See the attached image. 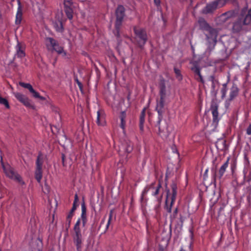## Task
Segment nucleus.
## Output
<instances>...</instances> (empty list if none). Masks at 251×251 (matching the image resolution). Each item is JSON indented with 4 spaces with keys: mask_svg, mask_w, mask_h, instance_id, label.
I'll return each mask as SVG.
<instances>
[{
    "mask_svg": "<svg viewBox=\"0 0 251 251\" xmlns=\"http://www.w3.org/2000/svg\"><path fill=\"white\" fill-rule=\"evenodd\" d=\"M135 44L141 49H143L148 40L147 30L145 28L139 26L133 27Z\"/></svg>",
    "mask_w": 251,
    "mask_h": 251,
    "instance_id": "f257e3e1",
    "label": "nucleus"
},
{
    "mask_svg": "<svg viewBox=\"0 0 251 251\" xmlns=\"http://www.w3.org/2000/svg\"><path fill=\"white\" fill-rule=\"evenodd\" d=\"M80 223L81 219L78 218L74 227V232L73 234V242L77 251H82V248L83 239L80 228Z\"/></svg>",
    "mask_w": 251,
    "mask_h": 251,
    "instance_id": "f03ea898",
    "label": "nucleus"
},
{
    "mask_svg": "<svg viewBox=\"0 0 251 251\" xmlns=\"http://www.w3.org/2000/svg\"><path fill=\"white\" fill-rule=\"evenodd\" d=\"M171 189L172 193L171 194L169 190L167 191L165 201V208L168 213L171 212L172 207L176 199L177 194V185L176 183H173L171 184Z\"/></svg>",
    "mask_w": 251,
    "mask_h": 251,
    "instance_id": "7ed1b4c3",
    "label": "nucleus"
},
{
    "mask_svg": "<svg viewBox=\"0 0 251 251\" xmlns=\"http://www.w3.org/2000/svg\"><path fill=\"white\" fill-rule=\"evenodd\" d=\"M1 164L3 172L7 177L17 181L21 185H24L25 184V182L23 180L21 176L15 172L13 169L11 168L9 164H5L2 159L1 160Z\"/></svg>",
    "mask_w": 251,
    "mask_h": 251,
    "instance_id": "20e7f679",
    "label": "nucleus"
},
{
    "mask_svg": "<svg viewBox=\"0 0 251 251\" xmlns=\"http://www.w3.org/2000/svg\"><path fill=\"white\" fill-rule=\"evenodd\" d=\"M116 21L115 23V28L116 30V36H120V30L123 21L125 16V8L123 5H118L116 10Z\"/></svg>",
    "mask_w": 251,
    "mask_h": 251,
    "instance_id": "39448f33",
    "label": "nucleus"
},
{
    "mask_svg": "<svg viewBox=\"0 0 251 251\" xmlns=\"http://www.w3.org/2000/svg\"><path fill=\"white\" fill-rule=\"evenodd\" d=\"M226 4V0H215L207 3L203 9V13L209 14L213 13L219 7L223 6Z\"/></svg>",
    "mask_w": 251,
    "mask_h": 251,
    "instance_id": "423d86ee",
    "label": "nucleus"
},
{
    "mask_svg": "<svg viewBox=\"0 0 251 251\" xmlns=\"http://www.w3.org/2000/svg\"><path fill=\"white\" fill-rule=\"evenodd\" d=\"M198 23L200 27V29L203 31L208 32V34L206 35L214 36L215 37L216 33H217L216 30L212 28L205 21V20L202 17L199 18ZM215 38V37H214Z\"/></svg>",
    "mask_w": 251,
    "mask_h": 251,
    "instance_id": "0eeeda50",
    "label": "nucleus"
},
{
    "mask_svg": "<svg viewBox=\"0 0 251 251\" xmlns=\"http://www.w3.org/2000/svg\"><path fill=\"white\" fill-rule=\"evenodd\" d=\"M229 157H228L226 161L221 166L218 172L217 173L216 169H211L212 177L213 179L215 181L216 177L221 179L225 173L229 164Z\"/></svg>",
    "mask_w": 251,
    "mask_h": 251,
    "instance_id": "6e6552de",
    "label": "nucleus"
},
{
    "mask_svg": "<svg viewBox=\"0 0 251 251\" xmlns=\"http://www.w3.org/2000/svg\"><path fill=\"white\" fill-rule=\"evenodd\" d=\"M46 41L47 42L49 43L52 50L55 51L58 54L63 53L64 56L66 55V52L64 51L63 48L59 45L58 42L54 39L51 37H48L46 38Z\"/></svg>",
    "mask_w": 251,
    "mask_h": 251,
    "instance_id": "1a4fd4ad",
    "label": "nucleus"
},
{
    "mask_svg": "<svg viewBox=\"0 0 251 251\" xmlns=\"http://www.w3.org/2000/svg\"><path fill=\"white\" fill-rule=\"evenodd\" d=\"M165 99H161L160 98L159 100H157L156 101V106L155 110L158 113V123L161 122L163 118V114L165 112L164 104Z\"/></svg>",
    "mask_w": 251,
    "mask_h": 251,
    "instance_id": "9d476101",
    "label": "nucleus"
},
{
    "mask_svg": "<svg viewBox=\"0 0 251 251\" xmlns=\"http://www.w3.org/2000/svg\"><path fill=\"white\" fill-rule=\"evenodd\" d=\"M160 124L161 122L159 123L158 121L156 124V126L158 128V134L162 138L166 139L170 134L167 123L165 122L164 126H161Z\"/></svg>",
    "mask_w": 251,
    "mask_h": 251,
    "instance_id": "9b49d317",
    "label": "nucleus"
},
{
    "mask_svg": "<svg viewBox=\"0 0 251 251\" xmlns=\"http://www.w3.org/2000/svg\"><path fill=\"white\" fill-rule=\"evenodd\" d=\"M246 25L244 24V20L239 15L237 20L233 24L232 31L233 33H239L240 32L243 27V26Z\"/></svg>",
    "mask_w": 251,
    "mask_h": 251,
    "instance_id": "f8f14e48",
    "label": "nucleus"
},
{
    "mask_svg": "<svg viewBox=\"0 0 251 251\" xmlns=\"http://www.w3.org/2000/svg\"><path fill=\"white\" fill-rule=\"evenodd\" d=\"M240 16L244 20V24L248 25L251 23V8L248 11L246 8L242 9Z\"/></svg>",
    "mask_w": 251,
    "mask_h": 251,
    "instance_id": "ddd939ff",
    "label": "nucleus"
},
{
    "mask_svg": "<svg viewBox=\"0 0 251 251\" xmlns=\"http://www.w3.org/2000/svg\"><path fill=\"white\" fill-rule=\"evenodd\" d=\"M13 95L20 102L22 103L25 106L27 107L31 106L30 100L25 95L18 92L14 93Z\"/></svg>",
    "mask_w": 251,
    "mask_h": 251,
    "instance_id": "4468645a",
    "label": "nucleus"
},
{
    "mask_svg": "<svg viewBox=\"0 0 251 251\" xmlns=\"http://www.w3.org/2000/svg\"><path fill=\"white\" fill-rule=\"evenodd\" d=\"M218 104L214 101H213L211 103L210 106V110L212 112V117H213V121L214 123H217L219 122L218 115L219 113L218 111Z\"/></svg>",
    "mask_w": 251,
    "mask_h": 251,
    "instance_id": "2eb2a0df",
    "label": "nucleus"
},
{
    "mask_svg": "<svg viewBox=\"0 0 251 251\" xmlns=\"http://www.w3.org/2000/svg\"><path fill=\"white\" fill-rule=\"evenodd\" d=\"M15 49L16 50V55L18 57L22 58L25 56V46L24 44L18 42Z\"/></svg>",
    "mask_w": 251,
    "mask_h": 251,
    "instance_id": "dca6fc26",
    "label": "nucleus"
},
{
    "mask_svg": "<svg viewBox=\"0 0 251 251\" xmlns=\"http://www.w3.org/2000/svg\"><path fill=\"white\" fill-rule=\"evenodd\" d=\"M237 13L235 10H230L223 13L220 16V19L222 22H226L229 19L234 18L236 16Z\"/></svg>",
    "mask_w": 251,
    "mask_h": 251,
    "instance_id": "f3484780",
    "label": "nucleus"
},
{
    "mask_svg": "<svg viewBox=\"0 0 251 251\" xmlns=\"http://www.w3.org/2000/svg\"><path fill=\"white\" fill-rule=\"evenodd\" d=\"M218 36V33H216L215 38H214V36L210 35H206L207 39L208 40V50L211 51L212 50L217 43V38Z\"/></svg>",
    "mask_w": 251,
    "mask_h": 251,
    "instance_id": "a211bd4d",
    "label": "nucleus"
},
{
    "mask_svg": "<svg viewBox=\"0 0 251 251\" xmlns=\"http://www.w3.org/2000/svg\"><path fill=\"white\" fill-rule=\"evenodd\" d=\"M18 2V8L16 15L15 24L16 25H20L21 23L23 18V11L22 7L20 0H17Z\"/></svg>",
    "mask_w": 251,
    "mask_h": 251,
    "instance_id": "6ab92c4d",
    "label": "nucleus"
},
{
    "mask_svg": "<svg viewBox=\"0 0 251 251\" xmlns=\"http://www.w3.org/2000/svg\"><path fill=\"white\" fill-rule=\"evenodd\" d=\"M45 159V155L41 151H40L38 153V156L35 161V167L43 169Z\"/></svg>",
    "mask_w": 251,
    "mask_h": 251,
    "instance_id": "aec40b11",
    "label": "nucleus"
},
{
    "mask_svg": "<svg viewBox=\"0 0 251 251\" xmlns=\"http://www.w3.org/2000/svg\"><path fill=\"white\" fill-rule=\"evenodd\" d=\"M159 96L161 99H166V88L164 79L161 80L159 84Z\"/></svg>",
    "mask_w": 251,
    "mask_h": 251,
    "instance_id": "412c9836",
    "label": "nucleus"
},
{
    "mask_svg": "<svg viewBox=\"0 0 251 251\" xmlns=\"http://www.w3.org/2000/svg\"><path fill=\"white\" fill-rule=\"evenodd\" d=\"M239 89L235 84H233L230 89L229 98L230 100H233L238 95Z\"/></svg>",
    "mask_w": 251,
    "mask_h": 251,
    "instance_id": "4be33fe9",
    "label": "nucleus"
},
{
    "mask_svg": "<svg viewBox=\"0 0 251 251\" xmlns=\"http://www.w3.org/2000/svg\"><path fill=\"white\" fill-rule=\"evenodd\" d=\"M34 177L38 183H40L43 177V169L35 167Z\"/></svg>",
    "mask_w": 251,
    "mask_h": 251,
    "instance_id": "5701e85b",
    "label": "nucleus"
},
{
    "mask_svg": "<svg viewBox=\"0 0 251 251\" xmlns=\"http://www.w3.org/2000/svg\"><path fill=\"white\" fill-rule=\"evenodd\" d=\"M146 108H144L141 111L139 119V128L141 131L144 130V125L145 123V118L146 115Z\"/></svg>",
    "mask_w": 251,
    "mask_h": 251,
    "instance_id": "b1692460",
    "label": "nucleus"
},
{
    "mask_svg": "<svg viewBox=\"0 0 251 251\" xmlns=\"http://www.w3.org/2000/svg\"><path fill=\"white\" fill-rule=\"evenodd\" d=\"M127 153L131 152L133 150V145L129 142H126L125 144H123L121 147Z\"/></svg>",
    "mask_w": 251,
    "mask_h": 251,
    "instance_id": "393cba45",
    "label": "nucleus"
},
{
    "mask_svg": "<svg viewBox=\"0 0 251 251\" xmlns=\"http://www.w3.org/2000/svg\"><path fill=\"white\" fill-rule=\"evenodd\" d=\"M53 26L57 32H62L64 30L62 22L61 21L54 22L53 23Z\"/></svg>",
    "mask_w": 251,
    "mask_h": 251,
    "instance_id": "a878e982",
    "label": "nucleus"
},
{
    "mask_svg": "<svg viewBox=\"0 0 251 251\" xmlns=\"http://www.w3.org/2000/svg\"><path fill=\"white\" fill-rule=\"evenodd\" d=\"M154 183H151L150 185L146 186L144 190H143L141 196V201L142 202L144 201V197L147 194L150 190L153 188Z\"/></svg>",
    "mask_w": 251,
    "mask_h": 251,
    "instance_id": "bb28decb",
    "label": "nucleus"
},
{
    "mask_svg": "<svg viewBox=\"0 0 251 251\" xmlns=\"http://www.w3.org/2000/svg\"><path fill=\"white\" fill-rule=\"evenodd\" d=\"M228 81L229 80H228L226 83H225L222 84V88L221 89V93L222 94L221 99L223 100L225 99L226 97V93L228 90L227 83Z\"/></svg>",
    "mask_w": 251,
    "mask_h": 251,
    "instance_id": "cd10ccee",
    "label": "nucleus"
},
{
    "mask_svg": "<svg viewBox=\"0 0 251 251\" xmlns=\"http://www.w3.org/2000/svg\"><path fill=\"white\" fill-rule=\"evenodd\" d=\"M126 113L125 111H122L121 113L120 118L121 120V124H120V127L123 129H124L126 126Z\"/></svg>",
    "mask_w": 251,
    "mask_h": 251,
    "instance_id": "c85d7f7f",
    "label": "nucleus"
},
{
    "mask_svg": "<svg viewBox=\"0 0 251 251\" xmlns=\"http://www.w3.org/2000/svg\"><path fill=\"white\" fill-rule=\"evenodd\" d=\"M216 146L218 149L226 150V141L224 140H219L216 143Z\"/></svg>",
    "mask_w": 251,
    "mask_h": 251,
    "instance_id": "c756f323",
    "label": "nucleus"
},
{
    "mask_svg": "<svg viewBox=\"0 0 251 251\" xmlns=\"http://www.w3.org/2000/svg\"><path fill=\"white\" fill-rule=\"evenodd\" d=\"M104 123L103 117L101 115L100 111L99 110L97 111V124L99 126H103Z\"/></svg>",
    "mask_w": 251,
    "mask_h": 251,
    "instance_id": "7c9ffc66",
    "label": "nucleus"
},
{
    "mask_svg": "<svg viewBox=\"0 0 251 251\" xmlns=\"http://www.w3.org/2000/svg\"><path fill=\"white\" fill-rule=\"evenodd\" d=\"M191 70L195 74V75H196L197 74H199L201 72V69L197 63H194Z\"/></svg>",
    "mask_w": 251,
    "mask_h": 251,
    "instance_id": "2f4dec72",
    "label": "nucleus"
},
{
    "mask_svg": "<svg viewBox=\"0 0 251 251\" xmlns=\"http://www.w3.org/2000/svg\"><path fill=\"white\" fill-rule=\"evenodd\" d=\"M65 14L69 20L72 19L73 17V10L72 8H66L64 9Z\"/></svg>",
    "mask_w": 251,
    "mask_h": 251,
    "instance_id": "473e14b6",
    "label": "nucleus"
},
{
    "mask_svg": "<svg viewBox=\"0 0 251 251\" xmlns=\"http://www.w3.org/2000/svg\"><path fill=\"white\" fill-rule=\"evenodd\" d=\"M174 72L176 75V78L178 81H181L182 80L183 76L181 74V71L178 68H176V67H174Z\"/></svg>",
    "mask_w": 251,
    "mask_h": 251,
    "instance_id": "72a5a7b5",
    "label": "nucleus"
},
{
    "mask_svg": "<svg viewBox=\"0 0 251 251\" xmlns=\"http://www.w3.org/2000/svg\"><path fill=\"white\" fill-rule=\"evenodd\" d=\"M161 188V185L160 182L158 184L157 187L155 188H154L153 186V188H152V189H153V191L152 192V195L154 196H157L159 194V192Z\"/></svg>",
    "mask_w": 251,
    "mask_h": 251,
    "instance_id": "f704fd0d",
    "label": "nucleus"
},
{
    "mask_svg": "<svg viewBox=\"0 0 251 251\" xmlns=\"http://www.w3.org/2000/svg\"><path fill=\"white\" fill-rule=\"evenodd\" d=\"M19 84L21 86L27 89L30 92L31 91H33V88L32 86H31V85L29 83H25L24 82H20L19 83Z\"/></svg>",
    "mask_w": 251,
    "mask_h": 251,
    "instance_id": "c9c22d12",
    "label": "nucleus"
},
{
    "mask_svg": "<svg viewBox=\"0 0 251 251\" xmlns=\"http://www.w3.org/2000/svg\"><path fill=\"white\" fill-rule=\"evenodd\" d=\"M162 196L160 198L158 199V203L156 204L154 208V209L156 212V214H158L160 213V203H161V200Z\"/></svg>",
    "mask_w": 251,
    "mask_h": 251,
    "instance_id": "e433bc0d",
    "label": "nucleus"
},
{
    "mask_svg": "<svg viewBox=\"0 0 251 251\" xmlns=\"http://www.w3.org/2000/svg\"><path fill=\"white\" fill-rule=\"evenodd\" d=\"M64 9L66 8H72L73 3L72 0H64Z\"/></svg>",
    "mask_w": 251,
    "mask_h": 251,
    "instance_id": "4c0bfd02",
    "label": "nucleus"
},
{
    "mask_svg": "<svg viewBox=\"0 0 251 251\" xmlns=\"http://www.w3.org/2000/svg\"><path fill=\"white\" fill-rule=\"evenodd\" d=\"M33 95V96L36 98H38L40 100H45V98L42 97V96H41L39 94V93H38L37 92H36V91H35L34 90V89H33V91H31L30 92Z\"/></svg>",
    "mask_w": 251,
    "mask_h": 251,
    "instance_id": "58836bf2",
    "label": "nucleus"
},
{
    "mask_svg": "<svg viewBox=\"0 0 251 251\" xmlns=\"http://www.w3.org/2000/svg\"><path fill=\"white\" fill-rule=\"evenodd\" d=\"M195 78L199 82H201V83H204V81L202 75H201V73L200 72L199 74H197L196 75H195Z\"/></svg>",
    "mask_w": 251,
    "mask_h": 251,
    "instance_id": "ea45409f",
    "label": "nucleus"
},
{
    "mask_svg": "<svg viewBox=\"0 0 251 251\" xmlns=\"http://www.w3.org/2000/svg\"><path fill=\"white\" fill-rule=\"evenodd\" d=\"M73 216H71V215H67L66 217V227L67 229H68L71 225V220L72 219Z\"/></svg>",
    "mask_w": 251,
    "mask_h": 251,
    "instance_id": "a19ab883",
    "label": "nucleus"
},
{
    "mask_svg": "<svg viewBox=\"0 0 251 251\" xmlns=\"http://www.w3.org/2000/svg\"><path fill=\"white\" fill-rule=\"evenodd\" d=\"M244 179L246 180V181L248 183H250L251 181V170L249 172V175L247 176L245 174Z\"/></svg>",
    "mask_w": 251,
    "mask_h": 251,
    "instance_id": "79ce46f5",
    "label": "nucleus"
},
{
    "mask_svg": "<svg viewBox=\"0 0 251 251\" xmlns=\"http://www.w3.org/2000/svg\"><path fill=\"white\" fill-rule=\"evenodd\" d=\"M76 207H77V205H73V207H72L71 211L68 214V215H71V216H73L74 213L75 211L76 210Z\"/></svg>",
    "mask_w": 251,
    "mask_h": 251,
    "instance_id": "37998d69",
    "label": "nucleus"
},
{
    "mask_svg": "<svg viewBox=\"0 0 251 251\" xmlns=\"http://www.w3.org/2000/svg\"><path fill=\"white\" fill-rule=\"evenodd\" d=\"M230 100L229 98H228L227 100H226V101H225V107L226 108H228V107L230 105V102L232 100Z\"/></svg>",
    "mask_w": 251,
    "mask_h": 251,
    "instance_id": "c03bdc74",
    "label": "nucleus"
},
{
    "mask_svg": "<svg viewBox=\"0 0 251 251\" xmlns=\"http://www.w3.org/2000/svg\"><path fill=\"white\" fill-rule=\"evenodd\" d=\"M208 168H207L204 173L203 176V180H206L208 178Z\"/></svg>",
    "mask_w": 251,
    "mask_h": 251,
    "instance_id": "a18cd8bd",
    "label": "nucleus"
},
{
    "mask_svg": "<svg viewBox=\"0 0 251 251\" xmlns=\"http://www.w3.org/2000/svg\"><path fill=\"white\" fill-rule=\"evenodd\" d=\"M78 201V198L77 194H75V200L73 202V205H77V206L78 205L77 204V202Z\"/></svg>",
    "mask_w": 251,
    "mask_h": 251,
    "instance_id": "49530a36",
    "label": "nucleus"
},
{
    "mask_svg": "<svg viewBox=\"0 0 251 251\" xmlns=\"http://www.w3.org/2000/svg\"><path fill=\"white\" fill-rule=\"evenodd\" d=\"M113 210H111L110 211V213L109 214V217L107 222L111 223L112 220V217H113Z\"/></svg>",
    "mask_w": 251,
    "mask_h": 251,
    "instance_id": "de8ad7c7",
    "label": "nucleus"
},
{
    "mask_svg": "<svg viewBox=\"0 0 251 251\" xmlns=\"http://www.w3.org/2000/svg\"><path fill=\"white\" fill-rule=\"evenodd\" d=\"M75 81H76L80 90H81L83 88V85L82 83L78 80L77 78L75 79Z\"/></svg>",
    "mask_w": 251,
    "mask_h": 251,
    "instance_id": "09e8293b",
    "label": "nucleus"
},
{
    "mask_svg": "<svg viewBox=\"0 0 251 251\" xmlns=\"http://www.w3.org/2000/svg\"><path fill=\"white\" fill-rule=\"evenodd\" d=\"M81 213H86V207L84 202L81 203Z\"/></svg>",
    "mask_w": 251,
    "mask_h": 251,
    "instance_id": "8fccbe9b",
    "label": "nucleus"
},
{
    "mask_svg": "<svg viewBox=\"0 0 251 251\" xmlns=\"http://www.w3.org/2000/svg\"><path fill=\"white\" fill-rule=\"evenodd\" d=\"M246 133L249 135H251V124H250L249 126L247 127L246 130Z\"/></svg>",
    "mask_w": 251,
    "mask_h": 251,
    "instance_id": "3c124183",
    "label": "nucleus"
},
{
    "mask_svg": "<svg viewBox=\"0 0 251 251\" xmlns=\"http://www.w3.org/2000/svg\"><path fill=\"white\" fill-rule=\"evenodd\" d=\"M61 159H62L63 166H65V155L64 153H62V154H61Z\"/></svg>",
    "mask_w": 251,
    "mask_h": 251,
    "instance_id": "603ef678",
    "label": "nucleus"
},
{
    "mask_svg": "<svg viewBox=\"0 0 251 251\" xmlns=\"http://www.w3.org/2000/svg\"><path fill=\"white\" fill-rule=\"evenodd\" d=\"M244 160L247 162V164L249 165L250 163L249 159L247 154L244 155Z\"/></svg>",
    "mask_w": 251,
    "mask_h": 251,
    "instance_id": "864d4df0",
    "label": "nucleus"
},
{
    "mask_svg": "<svg viewBox=\"0 0 251 251\" xmlns=\"http://www.w3.org/2000/svg\"><path fill=\"white\" fill-rule=\"evenodd\" d=\"M154 1V3L155 4V5L158 7L160 6V0H153Z\"/></svg>",
    "mask_w": 251,
    "mask_h": 251,
    "instance_id": "5fc2aeb1",
    "label": "nucleus"
},
{
    "mask_svg": "<svg viewBox=\"0 0 251 251\" xmlns=\"http://www.w3.org/2000/svg\"><path fill=\"white\" fill-rule=\"evenodd\" d=\"M81 220H87L86 213H81Z\"/></svg>",
    "mask_w": 251,
    "mask_h": 251,
    "instance_id": "6e6d98bb",
    "label": "nucleus"
},
{
    "mask_svg": "<svg viewBox=\"0 0 251 251\" xmlns=\"http://www.w3.org/2000/svg\"><path fill=\"white\" fill-rule=\"evenodd\" d=\"M177 212H178V209H177V208H176L175 209V210L174 211V213H173V216H174V218L176 217V214H177Z\"/></svg>",
    "mask_w": 251,
    "mask_h": 251,
    "instance_id": "4d7b16f0",
    "label": "nucleus"
},
{
    "mask_svg": "<svg viewBox=\"0 0 251 251\" xmlns=\"http://www.w3.org/2000/svg\"><path fill=\"white\" fill-rule=\"evenodd\" d=\"M189 232L190 233V236L191 238H193L194 234H193V228H191L189 229Z\"/></svg>",
    "mask_w": 251,
    "mask_h": 251,
    "instance_id": "13d9d810",
    "label": "nucleus"
},
{
    "mask_svg": "<svg viewBox=\"0 0 251 251\" xmlns=\"http://www.w3.org/2000/svg\"><path fill=\"white\" fill-rule=\"evenodd\" d=\"M110 224L111 223H108V222L107 223V224L106 225L105 230L104 232H106L108 229Z\"/></svg>",
    "mask_w": 251,
    "mask_h": 251,
    "instance_id": "bf43d9fd",
    "label": "nucleus"
},
{
    "mask_svg": "<svg viewBox=\"0 0 251 251\" xmlns=\"http://www.w3.org/2000/svg\"><path fill=\"white\" fill-rule=\"evenodd\" d=\"M82 226H84L86 223L87 220H82Z\"/></svg>",
    "mask_w": 251,
    "mask_h": 251,
    "instance_id": "052dcab7",
    "label": "nucleus"
},
{
    "mask_svg": "<svg viewBox=\"0 0 251 251\" xmlns=\"http://www.w3.org/2000/svg\"><path fill=\"white\" fill-rule=\"evenodd\" d=\"M104 219H103V220L101 221V223H100V225H101V224H103V223H104Z\"/></svg>",
    "mask_w": 251,
    "mask_h": 251,
    "instance_id": "680f3d73",
    "label": "nucleus"
},
{
    "mask_svg": "<svg viewBox=\"0 0 251 251\" xmlns=\"http://www.w3.org/2000/svg\"><path fill=\"white\" fill-rule=\"evenodd\" d=\"M179 251H185L182 248H181Z\"/></svg>",
    "mask_w": 251,
    "mask_h": 251,
    "instance_id": "e2e57ef3",
    "label": "nucleus"
},
{
    "mask_svg": "<svg viewBox=\"0 0 251 251\" xmlns=\"http://www.w3.org/2000/svg\"><path fill=\"white\" fill-rule=\"evenodd\" d=\"M247 189H248V190L249 191L251 190V186H250V187H248V188H247Z\"/></svg>",
    "mask_w": 251,
    "mask_h": 251,
    "instance_id": "0e129e2a",
    "label": "nucleus"
},
{
    "mask_svg": "<svg viewBox=\"0 0 251 251\" xmlns=\"http://www.w3.org/2000/svg\"><path fill=\"white\" fill-rule=\"evenodd\" d=\"M212 83H213V84H212V87L213 88H214L215 85H214V82H213V81Z\"/></svg>",
    "mask_w": 251,
    "mask_h": 251,
    "instance_id": "69168bd1",
    "label": "nucleus"
},
{
    "mask_svg": "<svg viewBox=\"0 0 251 251\" xmlns=\"http://www.w3.org/2000/svg\"><path fill=\"white\" fill-rule=\"evenodd\" d=\"M191 49L192 50H194V48L193 47V46L192 45H191Z\"/></svg>",
    "mask_w": 251,
    "mask_h": 251,
    "instance_id": "338daca9",
    "label": "nucleus"
},
{
    "mask_svg": "<svg viewBox=\"0 0 251 251\" xmlns=\"http://www.w3.org/2000/svg\"><path fill=\"white\" fill-rule=\"evenodd\" d=\"M47 47L49 48V44H47Z\"/></svg>",
    "mask_w": 251,
    "mask_h": 251,
    "instance_id": "774afa93",
    "label": "nucleus"
}]
</instances>
